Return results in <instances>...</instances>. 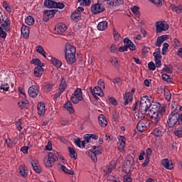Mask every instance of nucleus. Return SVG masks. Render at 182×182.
<instances>
[{"mask_svg":"<svg viewBox=\"0 0 182 182\" xmlns=\"http://www.w3.org/2000/svg\"><path fill=\"white\" fill-rule=\"evenodd\" d=\"M65 58L69 65H73L76 62V48L70 43L65 45Z\"/></svg>","mask_w":182,"mask_h":182,"instance_id":"1","label":"nucleus"},{"mask_svg":"<svg viewBox=\"0 0 182 182\" xmlns=\"http://www.w3.org/2000/svg\"><path fill=\"white\" fill-rule=\"evenodd\" d=\"M178 117V108H175L168 117L166 122L168 127L172 129L173 127H176V126H180Z\"/></svg>","mask_w":182,"mask_h":182,"instance_id":"2","label":"nucleus"},{"mask_svg":"<svg viewBox=\"0 0 182 182\" xmlns=\"http://www.w3.org/2000/svg\"><path fill=\"white\" fill-rule=\"evenodd\" d=\"M150 107H151V101L150 100V97L144 95L141 97L139 105L140 113L142 114H147V112L150 110Z\"/></svg>","mask_w":182,"mask_h":182,"instance_id":"3","label":"nucleus"},{"mask_svg":"<svg viewBox=\"0 0 182 182\" xmlns=\"http://www.w3.org/2000/svg\"><path fill=\"white\" fill-rule=\"evenodd\" d=\"M149 127L150 121H149V119L146 118V117L144 116L138 117V123L136 125V129L138 132H141V133H143V132H146V130H148Z\"/></svg>","mask_w":182,"mask_h":182,"instance_id":"4","label":"nucleus"},{"mask_svg":"<svg viewBox=\"0 0 182 182\" xmlns=\"http://www.w3.org/2000/svg\"><path fill=\"white\" fill-rule=\"evenodd\" d=\"M102 153L103 149H102V146H94L92 151H88L87 154L94 163H96L97 161V156H100Z\"/></svg>","mask_w":182,"mask_h":182,"instance_id":"5","label":"nucleus"},{"mask_svg":"<svg viewBox=\"0 0 182 182\" xmlns=\"http://www.w3.org/2000/svg\"><path fill=\"white\" fill-rule=\"evenodd\" d=\"M70 100L74 105H77L80 102L83 100V92L81 88H77L73 93Z\"/></svg>","mask_w":182,"mask_h":182,"instance_id":"6","label":"nucleus"},{"mask_svg":"<svg viewBox=\"0 0 182 182\" xmlns=\"http://www.w3.org/2000/svg\"><path fill=\"white\" fill-rule=\"evenodd\" d=\"M134 164V158H133V156L130 155H128L124 163L123 171L124 173H127V170H126V168L128 169V171H130Z\"/></svg>","mask_w":182,"mask_h":182,"instance_id":"7","label":"nucleus"},{"mask_svg":"<svg viewBox=\"0 0 182 182\" xmlns=\"http://www.w3.org/2000/svg\"><path fill=\"white\" fill-rule=\"evenodd\" d=\"M156 33H161L166 31H168L169 26L166 21H157L156 23Z\"/></svg>","mask_w":182,"mask_h":182,"instance_id":"8","label":"nucleus"},{"mask_svg":"<svg viewBox=\"0 0 182 182\" xmlns=\"http://www.w3.org/2000/svg\"><path fill=\"white\" fill-rule=\"evenodd\" d=\"M0 23H1L0 28L4 29L6 32H8L9 31V28H11V22L7 18H5V17L2 16L1 13H0Z\"/></svg>","mask_w":182,"mask_h":182,"instance_id":"9","label":"nucleus"},{"mask_svg":"<svg viewBox=\"0 0 182 182\" xmlns=\"http://www.w3.org/2000/svg\"><path fill=\"white\" fill-rule=\"evenodd\" d=\"M66 87H68V83H66V80H65V78L63 77L61 78L58 91L57 93L55 94L54 97L55 99L60 97L62 93H63L65 90H66Z\"/></svg>","mask_w":182,"mask_h":182,"instance_id":"10","label":"nucleus"},{"mask_svg":"<svg viewBox=\"0 0 182 182\" xmlns=\"http://www.w3.org/2000/svg\"><path fill=\"white\" fill-rule=\"evenodd\" d=\"M58 12L57 9L54 10H46L43 11V20L45 22H48L50 19H52Z\"/></svg>","mask_w":182,"mask_h":182,"instance_id":"11","label":"nucleus"},{"mask_svg":"<svg viewBox=\"0 0 182 182\" xmlns=\"http://www.w3.org/2000/svg\"><path fill=\"white\" fill-rule=\"evenodd\" d=\"M68 29V27L66 26V24L63 23H58L55 25L54 31L55 33H58V35H63L66 32Z\"/></svg>","mask_w":182,"mask_h":182,"instance_id":"12","label":"nucleus"},{"mask_svg":"<svg viewBox=\"0 0 182 182\" xmlns=\"http://www.w3.org/2000/svg\"><path fill=\"white\" fill-rule=\"evenodd\" d=\"M91 11L92 14H95V15H97V14H102V12H105V6L100 4H95L92 6Z\"/></svg>","mask_w":182,"mask_h":182,"instance_id":"13","label":"nucleus"},{"mask_svg":"<svg viewBox=\"0 0 182 182\" xmlns=\"http://www.w3.org/2000/svg\"><path fill=\"white\" fill-rule=\"evenodd\" d=\"M149 114L151 116L154 126L159 125V123L160 122V117L159 116V112L150 111Z\"/></svg>","mask_w":182,"mask_h":182,"instance_id":"14","label":"nucleus"},{"mask_svg":"<svg viewBox=\"0 0 182 182\" xmlns=\"http://www.w3.org/2000/svg\"><path fill=\"white\" fill-rule=\"evenodd\" d=\"M164 133H166V130H164L161 126L155 128L152 132V134L154 137H163Z\"/></svg>","mask_w":182,"mask_h":182,"instance_id":"15","label":"nucleus"},{"mask_svg":"<svg viewBox=\"0 0 182 182\" xmlns=\"http://www.w3.org/2000/svg\"><path fill=\"white\" fill-rule=\"evenodd\" d=\"M113 170H116V162L114 161H111L109 166H107L106 168L103 169V171L105 173V176H109Z\"/></svg>","mask_w":182,"mask_h":182,"instance_id":"16","label":"nucleus"},{"mask_svg":"<svg viewBox=\"0 0 182 182\" xmlns=\"http://www.w3.org/2000/svg\"><path fill=\"white\" fill-rule=\"evenodd\" d=\"M38 113L39 116L43 117L45 116V113L46 112V107L45 106V103L39 102L37 105Z\"/></svg>","mask_w":182,"mask_h":182,"instance_id":"17","label":"nucleus"},{"mask_svg":"<svg viewBox=\"0 0 182 182\" xmlns=\"http://www.w3.org/2000/svg\"><path fill=\"white\" fill-rule=\"evenodd\" d=\"M124 97V105L127 106L129 103L133 102V95L132 92H125L123 95Z\"/></svg>","mask_w":182,"mask_h":182,"instance_id":"18","label":"nucleus"},{"mask_svg":"<svg viewBox=\"0 0 182 182\" xmlns=\"http://www.w3.org/2000/svg\"><path fill=\"white\" fill-rule=\"evenodd\" d=\"M28 95L31 97H36L39 94V90H38V87L36 85H31L28 88Z\"/></svg>","mask_w":182,"mask_h":182,"instance_id":"19","label":"nucleus"},{"mask_svg":"<svg viewBox=\"0 0 182 182\" xmlns=\"http://www.w3.org/2000/svg\"><path fill=\"white\" fill-rule=\"evenodd\" d=\"M54 86V84L44 82L42 85V90L44 92V93H49V92H52Z\"/></svg>","mask_w":182,"mask_h":182,"instance_id":"20","label":"nucleus"},{"mask_svg":"<svg viewBox=\"0 0 182 182\" xmlns=\"http://www.w3.org/2000/svg\"><path fill=\"white\" fill-rule=\"evenodd\" d=\"M167 39H168V35H162L161 36H159L156 38V42L155 43V46H157L158 48H160V46H161L163 43L165 41H167Z\"/></svg>","mask_w":182,"mask_h":182,"instance_id":"21","label":"nucleus"},{"mask_svg":"<svg viewBox=\"0 0 182 182\" xmlns=\"http://www.w3.org/2000/svg\"><path fill=\"white\" fill-rule=\"evenodd\" d=\"M161 164L167 170H173V162H170L168 159H162Z\"/></svg>","mask_w":182,"mask_h":182,"instance_id":"22","label":"nucleus"},{"mask_svg":"<svg viewBox=\"0 0 182 182\" xmlns=\"http://www.w3.org/2000/svg\"><path fill=\"white\" fill-rule=\"evenodd\" d=\"M84 139L87 143H90L92 140H97L99 139V136L95 134H87L85 135Z\"/></svg>","mask_w":182,"mask_h":182,"instance_id":"23","label":"nucleus"},{"mask_svg":"<svg viewBox=\"0 0 182 182\" xmlns=\"http://www.w3.org/2000/svg\"><path fill=\"white\" fill-rule=\"evenodd\" d=\"M43 67V66H37L34 68V76H36V77H41L43 75L45 70Z\"/></svg>","mask_w":182,"mask_h":182,"instance_id":"24","label":"nucleus"},{"mask_svg":"<svg viewBox=\"0 0 182 182\" xmlns=\"http://www.w3.org/2000/svg\"><path fill=\"white\" fill-rule=\"evenodd\" d=\"M21 33L23 35V37L25 39H28L29 38V26L23 25L21 29Z\"/></svg>","mask_w":182,"mask_h":182,"instance_id":"25","label":"nucleus"},{"mask_svg":"<svg viewBox=\"0 0 182 182\" xmlns=\"http://www.w3.org/2000/svg\"><path fill=\"white\" fill-rule=\"evenodd\" d=\"M91 93L95 96V95H97V96L103 97L105 96V93L102 91V88L100 87H95L94 89H91Z\"/></svg>","mask_w":182,"mask_h":182,"instance_id":"26","label":"nucleus"},{"mask_svg":"<svg viewBox=\"0 0 182 182\" xmlns=\"http://www.w3.org/2000/svg\"><path fill=\"white\" fill-rule=\"evenodd\" d=\"M49 58H50V62L52 65H53L55 68H62L63 63L60 60L57 59L55 57L49 56Z\"/></svg>","mask_w":182,"mask_h":182,"instance_id":"27","label":"nucleus"},{"mask_svg":"<svg viewBox=\"0 0 182 182\" xmlns=\"http://www.w3.org/2000/svg\"><path fill=\"white\" fill-rule=\"evenodd\" d=\"M118 140H119V149H124V147H126V137L119 135L118 136Z\"/></svg>","mask_w":182,"mask_h":182,"instance_id":"28","label":"nucleus"},{"mask_svg":"<svg viewBox=\"0 0 182 182\" xmlns=\"http://www.w3.org/2000/svg\"><path fill=\"white\" fill-rule=\"evenodd\" d=\"M98 122L102 127H106V126H107V120L106 119V117L103 114L99 115Z\"/></svg>","mask_w":182,"mask_h":182,"instance_id":"29","label":"nucleus"},{"mask_svg":"<svg viewBox=\"0 0 182 182\" xmlns=\"http://www.w3.org/2000/svg\"><path fill=\"white\" fill-rule=\"evenodd\" d=\"M31 166L36 171V173H41L42 172V168H41V166H39V164L36 161H31Z\"/></svg>","mask_w":182,"mask_h":182,"instance_id":"30","label":"nucleus"},{"mask_svg":"<svg viewBox=\"0 0 182 182\" xmlns=\"http://www.w3.org/2000/svg\"><path fill=\"white\" fill-rule=\"evenodd\" d=\"M107 26H109V23H107V21H101L97 24V29L98 31H106Z\"/></svg>","mask_w":182,"mask_h":182,"instance_id":"31","label":"nucleus"},{"mask_svg":"<svg viewBox=\"0 0 182 182\" xmlns=\"http://www.w3.org/2000/svg\"><path fill=\"white\" fill-rule=\"evenodd\" d=\"M48 157L50 158L53 161H58L59 160V152L58 151H51L48 153Z\"/></svg>","mask_w":182,"mask_h":182,"instance_id":"32","label":"nucleus"},{"mask_svg":"<svg viewBox=\"0 0 182 182\" xmlns=\"http://www.w3.org/2000/svg\"><path fill=\"white\" fill-rule=\"evenodd\" d=\"M64 107L65 109H67V110H68L70 114H73V113H75V109H73V105L72 104V102L68 101L64 105Z\"/></svg>","mask_w":182,"mask_h":182,"instance_id":"33","label":"nucleus"},{"mask_svg":"<svg viewBox=\"0 0 182 182\" xmlns=\"http://www.w3.org/2000/svg\"><path fill=\"white\" fill-rule=\"evenodd\" d=\"M53 163H55L53 159H51L48 155L47 158H46L44 159V164H45L46 167H48V168L53 167Z\"/></svg>","mask_w":182,"mask_h":182,"instance_id":"34","label":"nucleus"},{"mask_svg":"<svg viewBox=\"0 0 182 182\" xmlns=\"http://www.w3.org/2000/svg\"><path fill=\"white\" fill-rule=\"evenodd\" d=\"M55 5H56V1H52V0H45L44 1V6L46 8H55Z\"/></svg>","mask_w":182,"mask_h":182,"instance_id":"35","label":"nucleus"},{"mask_svg":"<svg viewBox=\"0 0 182 182\" xmlns=\"http://www.w3.org/2000/svg\"><path fill=\"white\" fill-rule=\"evenodd\" d=\"M19 173L22 177L28 176V169L23 165H20L19 166Z\"/></svg>","mask_w":182,"mask_h":182,"instance_id":"36","label":"nucleus"},{"mask_svg":"<svg viewBox=\"0 0 182 182\" xmlns=\"http://www.w3.org/2000/svg\"><path fill=\"white\" fill-rule=\"evenodd\" d=\"M68 150H69V155L70 158L76 160V159H77V153L76 152L75 149H73V147L68 146Z\"/></svg>","mask_w":182,"mask_h":182,"instance_id":"37","label":"nucleus"},{"mask_svg":"<svg viewBox=\"0 0 182 182\" xmlns=\"http://www.w3.org/2000/svg\"><path fill=\"white\" fill-rule=\"evenodd\" d=\"M171 11L176 12V14H182V6H176L174 4L171 5Z\"/></svg>","mask_w":182,"mask_h":182,"instance_id":"38","label":"nucleus"},{"mask_svg":"<svg viewBox=\"0 0 182 182\" xmlns=\"http://www.w3.org/2000/svg\"><path fill=\"white\" fill-rule=\"evenodd\" d=\"M70 18L73 21H75V22H77L79 19L80 18V13L79 11H75L70 16Z\"/></svg>","mask_w":182,"mask_h":182,"instance_id":"39","label":"nucleus"},{"mask_svg":"<svg viewBox=\"0 0 182 182\" xmlns=\"http://www.w3.org/2000/svg\"><path fill=\"white\" fill-rule=\"evenodd\" d=\"M161 73H173V68L171 65H164V68L162 69Z\"/></svg>","mask_w":182,"mask_h":182,"instance_id":"40","label":"nucleus"},{"mask_svg":"<svg viewBox=\"0 0 182 182\" xmlns=\"http://www.w3.org/2000/svg\"><path fill=\"white\" fill-rule=\"evenodd\" d=\"M36 50L38 52V53H40V55H42L44 58H46V52H45V50L41 46H37L36 47Z\"/></svg>","mask_w":182,"mask_h":182,"instance_id":"41","label":"nucleus"},{"mask_svg":"<svg viewBox=\"0 0 182 182\" xmlns=\"http://www.w3.org/2000/svg\"><path fill=\"white\" fill-rule=\"evenodd\" d=\"M18 105L21 109H28V106H29V102H28V100H25L23 101L18 102Z\"/></svg>","mask_w":182,"mask_h":182,"instance_id":"42","label":"nucleus"},{"mask_svg":"<svg viewBox=\"0 0 182 182\" xmlns=\"http://www.w3.org/2000/svg\"><path fill=\"white\" fill-rule=\"evenodd\" d=\"M32 65H36L37 66H45V64L39 60V58H33L31 60Z\"/></svg>","mask_w":182,"mask_h":182,"instance_id":"43","label":"nucleus"},{"mask_svg":"<svg viewBox=\"0 0 182 182\" xmlns=\"http://www.w3.org/2000/svg\"><path fill=\"white\" fill-rule=\"evenodd\" d=\"M173 133H174V135L176 136V137L181 139V137H182V126L174 130Z\"/></svg>","mask_w":182,"mask_h":182,"instance_id":"44","label":"nucleus"},{"mask_svg":"<svg viewBox=\"0 0 182 182\" xmlns=\"http://www.w3.org/2000/svg\"><path fill=\"white\" fill-rule=\"evenodd\" d=\"M109 61L113 66L119 68V59L117 57H111Z\"/></svg>","mask_w":182,"mask_h":182,"instance_id":"45","label":"nucleus"},{"mask_svg":"<svg viewBox=\"0 0 182 182\" xmlns=\"http://www.w3.org/2000/svg\"><path fill=\"white\" fill-rule=\"evenodd\" d=\"M159 107H160V103L155 102L154 104H151L149 112H157Z\"/></svg>","mask_w":182,"mask_h":182,"instance_id":"46","label":"nucleus"},{"mask_svg":"<svg viewBox=\"0 0 182 182\" xmlns=\"http://www.w3.org/2000/svg\"><path fill=\"white\" fill-rule=\"evenodd\" d=\"M25 22L26 25H33V23H35V19L33 17H32V16H28L26 18Z\"/></svg>","mask_w":182,"mask_h":182,"instance_id":"47","label":"nucleus"},{"mask_svg":"<svg viewBox=\"0 0 182 182\" xmlns=\"http://www.w3.org/2000/svg\"><path fill=\"white\" fill-rule=\"evenodd\" d=\"M164 97L167 102L171 100V92H170V90L167 89L164 90Z\"/></svg>","mask_w":182,"mask_h":182,"instance_id":"48","label":"nucleus"},{"mask_svg":"<svg viewBox=\"0 0 182 182\" xmlns=\"http://www.w3.org/2000/svg\"><path fill=\"white\" fill-rule=\"evenodd\" d=\"M5 143H6V144H7V147H9V149H12V147H14V146H15L14 141L12 139H11V138L6 139L5 140Z\"/></svg>","mask_w":182,"mask_h":182,"instance_id":"49","label":"nucleus"},{"mask_svg":"<svg viewBox=\"0 0 182 182\" xmlns=\"http://www.w3.org/2000/svg\"><path fill=\"white\" fill-rule=\"evenodd\" d=\"M153 154V150L151 148H147L145 151V158L150 159Z\"/></svg>","mask_w":182,"mask_h":182,"instance_id":"50","label":"nucleus"},{"mask_svg":"<svg viewBox=\"0 0 182 182\" xmlns=\"http://www.w3.org/2000/svg\"><path fill=\"white\" fill-rule=\"evenodd\" d=\"M61 170L64 173H66V174H70L71 176H73V174H74V173L72 171V170L68 169V168H66V166H65L64 165L61 166Z\"/></svg>","mask_w":182,"mask_h":182,"instance_id":"51","label":"nucleus"},{"mask_svg":"<svg viewBox=\"0 0 182 182\" xmlns=\"http://www.w3.org/2000/svg\"><path fill=\"white\" fill-rule=\"evenodd\" d=\"M77 1L80 4L81 6H89L90 5V0H77Z\"/></svg>","mask_w":182,"mask_h":182,"instance_id":"52","label":"nucleus"},{"mask_svg":"<svg viewBox=\"0 0 182 182\" xmlns=\"http://www.w3.org/2000/svg\"><path fill=\"white\" fill-rule=\"evenodd\" d=\"M168 46H169V45L167 43H164L163 44L162 53H161V54L163 55H166V53H167V50H168Z\"/></svg>","mask_w":182,"mask_h":182,"instance_id":"53","label":"nucleus"},{"mask_svg":"<svg viewBox=\"0 0 182 182\" xmlns=\"http://www.w3.org/2000/svg\"><path fill=\"white\" fill-rule=\"evenodd\" d=\"M16 127L18 132H21L22 129H23L22 127V120L21 119H19L18 122H16Z\"/></svg>","mask_w":182,"mask_h":182,"instance_id":"54","label":"nucleus"},{"mask_svg":"<svg viewBox=\"0 0 182 182\" xmlns=\"http://www.w3.org/2000/svg\"><path fill=\"white\" fill-rule=\"evenodd\" d=\"M157 113L159 114H164L166 113V108L162 107L161 105L159 104V107H158Z\"/></svg>","mask_w":182,"mask_h":182,"instance_id":"55","label":"nucleus"},{"mask_svg":"<svg viewBox=\"0 0 182 182\" xmlns=\"http://www.w3.org/2000/svg\"><path fill=\"white\" fill-rule=\"evenodd\" d=\"M0 89L4 92H8L9 90V85L8 83H3L0 86Z\"/></svg>","mask_w":182,"mask_h":182,"instance_id":"56","label":"nucleus"},{"mask_svg":"<svg viewBox=\"0 0 182 182\" xmlns=\"http://www.w3.org/2000/svg\"><path fill=\"white\" fill-rule=\"evenodd\" d=\"M123 181L124 182H132L133 181V179H132V176H130V175L129 174H125L123 176Z\"/></svg>","mask_w":182,"mask_h":182,"instance_id":"57","label":"nucleus"},{"mask_svg":"<svg viewBox=\"0 0 182 182\" xmlns=\"http://www.w3.org/2000/svg\"><path fill=\"white\" fill-rule=\"evenodd\" d=\"M113 35H114V41L120 40V34H119V32H117V31H116V29L113 30Z\"/></svg>","mask_w":182,"mask_h":182,"instance_id":"58","label":"nucleus"},{"mask_svg":"<svg viewBox=\"0 0 182 182\" xmlns=\"http://www.w3.org/2000/svg\"><path fill=\"white\" fill-rule=\"evenodd\" d=\"M148 68L149 70H156V64L153 61H151L148 63Z\"/></svg>","mask_w":182,"mask_h":182,"instance_id":"59","label":"nucleus"},{"mask_svg":"<svg viewBox=\"0 0 182 182\" xmlns=\"http://www.w3.org/2000/svg\"><path fill=\"white\" fill-rule=\"evenodd\" d=\"M112 83H114V85H118V86H122V80H120V78L117 77L112 80Z\"/></svg>","mask_w":182,"mask_h":182,"instance_id":"60","label":"nucleus"},{"mask_svg":"<svg viewBox=\"0 0 182 182\" xmlns=\"http://www.w3.org/2000/svg\"><path fill=\"white\" fill-rule=\"evenodd\" d=\"M54 8H58V9H63L65 8V4L60 2H56L55 4Z\"/></svg>","mask_w":182,"mask_h":182,"instance_id":"61","label":"nucleus"},{"mask_svg":"<svg viewBox=\"0 0 182 182\" xmlns=\"http://www.w3.org/2000/svg\"><path fill=\"white\" fill-rule=\"evenodd\" d=\"M155 60V66L156 68H161V58H156Z\"/></svg>","mask_w":182,"mask_h":182,"instance_id":"62","label":"nucleus"},{"mask_svg":"<svg viewBox=\"0 0 182 182\" xmlns=\"http://www.w3.org/2000/svg\"><path fill=\"white\" fill-rule=\"evenodd\" d=\"M0 38H3V39H5V38H6V31L1 28H0Z\"/></svg>","mask_w":182,"mask_h":182,"instance_id":"63","label":"nucleus"},{"mask_svg":"<svg viewBox=\"0 0 182 182\" xmlns=\"http://www.w3.org/2000/svg\"><path fill=\"white\" fill-rule=\"evenodd\" d=\"M139 6H134L132 9V11L133 12V14H134V15H139Z\"/></svg>","mask_w":182,"mask_h":182,"instance_id":"64","label":"nucleus"}]
</instances>
